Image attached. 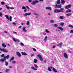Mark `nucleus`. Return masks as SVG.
Returning <instances> with one entry per match:
<instances>
[{
    "mask_svg": "<svg viewBox=\"0 0 73 73\" xmlns=\"http://www.w3.org/2000/svg\"><path fill=\"white\" fill-rule=\"evenodd\" d=\"M9 71V69H8L5 70V72H8Z\"/></svg>",
    "mask_w": 73,
    "mask_h": 73,
    "instance_id": "46",
    "label": "nucleus"
},
{
    "mask_svg": "<svg viewBox=\"0 0 73 73\" xmlns=\"http://www.w3.org/2000/svg\"><path fill=\"white\" fill-rule=\"evenodd\" d=\"M39 1L40 2H42V1L43 2V1H44V0H39Z\"/></svg>",
    "mask_w": 73,
    "mask_h": 73,
    "instance_id": "53",
    "label": "nucleus"
},
{
    "mask_svg": "<svg viewBox=\"0 0 73 73\" xmlns=\"http://www.w3.org/2000/svg\"><path fill=\"white\" fill-rule=\"evenodd\" d=\"M59 19H64V17H63V16H60L59 17Z\"/></svg>",
    "mask_w": 73,
    "mask_h": 73,
    "instance_id": "35",
    "label": "nucleus"
},
{
    "mask_svg": "<svg viewBox=\"0 0 73 73\" xmlns=\"http://www.w3.org/2000/svg\"><path fill=\"white\" fill-rule=\"evenodd\" d=\"M54 27H58V25H57V24H55L54 25Z\"/></svg>",
    "mask_w": 73,
    "mask_h": 73,
    "instance_id": "40",
    "label": "nucleus"
},
{
    "mask_svg": "<svg viewBox=\"0 0 73 73\" xmlns=\"http://www.w3.org/2000/svg\"><path fill=\"white\" fill-rule=\"evenodd\" d=\"M16 54L17 56H18L19 57L21 56V55L20 54V52H17L16 53Z\"/></svg>",
    "mask_w": 73,
    "mask_h": 73,
    "instance_id": "11",
    "label": "nucleus"
},
{
    "mask_svg": "<svg viewBox=\"0 0 73 73\" xmlns=\"http://www.w3.org/2000/svg\"><path fill=\"white\" fill-rule=\"evenodd\" d=\"M14 58H15L13 56L11 58L10 60H11V61H13V60H14Z\"/></svg>",
    "mask_w": 73,
    "mask_h": 73,
    "instance_id": "30",
    "label": "nucleus"
},
{
    "mask_svg": "<svg viewBox=\"0 0 73 73\" xmlns=\"http://www.w3.org/2000/svg\"><path fill=\"white\" fill-rule=\"evenodd\" d=\"M21 54L23 55H24L25 56H27V54L25 52H21Z\"/></svg>",
    "mask_w": 73,
    "mask_h": 73,
    "instance_id": "19",
    "label": "nucleus"
},
{
    "mask_svg": "<svg viewBox=\"0 0 73 73\" xmlns=\"http://www.w3.org/2000/svg\"><path fill=\"white\" fill-rule=\"evenodd\" d=\"M58 29H60V31H61L64 30V29H63V28H62V27H58Z\"/></svg>",
    "mask_w": 73,
    "mask_h": 73,
    "instance_id": "15",
    "label": "nucleus"
},
{
    "mask_svg": "<svg viewBox=\"0 0 73 73\" xmlns=\"http://www.w3.org/2000/svg\"><path fill=\"white\" fill-rule=\"evenodd\" d=\"M10 9H11L12 10L14 9V8L12 7H10Z\"/></svg>",
    "mask_w": 73,
    "mask_h": 73,
    "instance_id": "49",
    "label": "nucleus"
},
{
    "mask_svg": "<svg viewBox=\"0 0 73 73\" xmlns=\"http://www.w3.org/2000/svg\"><path fill=\"white\" fill-rule=\"evenodd\" d=\"M31 15V13H26L24 14L25 17H27V16H30Z\"/></svg>",
    "mask_w": 73,
    "mask_h": 73,
    "instance_id": "6",
    "label": "nucleus"
},
{
    "mask_svg": "<svg viewBox=\"0 0 73 73\" xmlns=\"http://www.w3.org/2000/svg\"><path fill=\"white\" fill-rule=\"evenodd\" d=\"M58 12H60V10H59V9L57 10V13H58Z\"/></svg>",
    "mask_w": 73,
    "mask_h": 73,
    "instance_id": "51",
    "label": "nucleus"
},
{
    "mask_svg": "<svg viewBox=\"0 0 73 73\" xmlns=\"http://www.w3.org/2000/svg\"><path fill=\"white\" fill-rule=\"evenodd\" d=\"M34 62L35 63H36V62H37V59H35L34 60Z\"/></svg>",
    "mask_w": 73,
    "mask_h": 73,
    "instance_id": "29",
    "label": "nucleus"
},
{
    "mask_svg": "<svg viewBox=\"0 0 73 73\" xmlns=\"http://www.w3.org/2000/svg\"><path fill=\"white\" fill-rule=\"evenodd\" d=\"M6 7L7 9H10V7L8 6V5H6Z\"/></svg>",
    "mask_w": 73,
    "mask_h": 73,
    "instance_id": "32",
    "label": "nucleus"
},
{
    "mask_svg": "<svg viewBox=\"0 0 73 73\" xmlns=\"http://www.w3.org/2000/svg\"><path fill=\"white\" fill-rule=\"evenodd\" d=\"M71 4H69L67 5L65 7V9H69V8H71Z\"/></svg>",
    "mask_w": 73,
    "mask_h": 73,
    "instance_id": "4",
    "label": "nucleus"
},
{
    "mask_svg": "<svg viewBox=\"0 0 73 73\" xmlns=\"http://www.w3.org/2000/svg\"><path fill=\"white\" fill-rule=\"evenodd\" d=\"M0 50L1 52H5V53H7L8 52V51L5 48H0Z\"/></svg>",
    "mask_w": 73,
    "mask_h": 73,
    "instance_id": "2",
    "label": "nucleus"
},
{
    "mask_svg": "<svg viewBox=\"0 0 73 73\" xmlns=\"http://www.w3.org/2000/svg\"><path fill=\"white\" fill-rule=\"evenodd\" d=\"M32 0H28V1L29 3H31V2H32Z\"/></svg>",
    "mask_w": 73,
    "mask_h": 73,
    "instance_id": "52",
    "label": "nucleus"
},
{
    "mask_svg": "<svg viewBox=\"0 0 73 73\" xmlns=\"http://www.w3.org/2000/svg\"><path fill=\"white\" fill-rule=\"evenodd\" d=\"M72 12V10H70V9H68L67 10H66V13H68V12Z\"/></svg>",
    "mask_w": 73,
    "mask_h": 73,
    "instance_id": "18",
    "label": "nucleus"
},
{
    "mask_svg": "<svg viewBox=\"0 0 73 73\" xmlns=\"http://www.w3.org/2000/svg\"><path fill=\"white\" fill-rule=\"evenodd\" d=\"M5 17L8 20H10V21H12V17L10 16L9 18L8 15H5Z\"/></svg>",
    "mask_w": 73,
    "mask_h": 73,
    "instance_id": "1",
    "label": "nucleus"
},
{
    "mask_svg": "<svg viewBox=\"0 0 73 73\" xmlns=\"http://www.w3.org/2000/svg\"><path fill=\"white\" fill-rule=\"evenodd\" d=\"M9 68H13V67H12V66H9Z\"/></svg>",
    "mask_w": 73,
    "mask_h": 73,
    "instance_id": "56",
    "label": "nucleus"
},
{
    "mask_svg": "<svg viewBox=\"0 0 73 73\" xmlns=\"http://www.w3.org/2000/svg\"><path fill=\"white\" fill-rule=\"evenodd\" d=\"M22 9H26V7L24 6H23L22 7Z\"/></svg>",
    "mask_w": 73,
    "mask_h": 73,
    "instance_id": "36",
    "label": "nucleus"
},
{
    "mask_svg": "<svg viewBox=\"0 0 73 73\" xmlns=\"http://www.w3.org/2000/svg\"><path fill=\"white\" fill-rule=\"evenodd\" d=\"M61 3L62 4L64 5L65 4V2L64 0H61Z\"/></svg>",
    "mask_w": 73,
    "mask_h": 73,
    "instance_id": "20",
    "label": "nucleus"
},
{
    "mask_svg": "<svg viewBox=\"0 0 73 73\" xmlns=\"http://www.w3.org/2000/svg\"><path fill=\"white\" fill-rule=\"evenodd\" d=\"M55 8H61V5H57V4H56L55 5Z\"/></svg>",
    "mask_w": 73,
    "mask_h": 73,
    "instance_id": "8",
    "label": "nucleus"
},
{
    "mask_svg": "<svg viewBox=\"0 0 73 73\" xmlns=\"http://www.w3.org/2000/svg\"><path fill=\"white\" fill-rule=\"evenodd\" d=\"M70 33H73V30H71L70 31Z\"/></svg>",
    "mask_w": 73,
    "mask_h": 73,
    "instance_id": "42",
    "label": "nucleus"
},
{
    "mask_svg": "<svg viewBox=\"0 0 73 73\" xmlns=\"http://www.w3.org/2000/svg\"><path fill=\"white\" fill-rule=\"evenodd\" d=\"M52 70L54 72H55V73H57V71L54 68H52Z\"/></svg>",
    "mask_w": 73,
    "mask_h": 73,
    "instance_id": "17",
    "label": "nucleus"
},
{
    "mask_svg": "<svg viewBox=\"0 0 73 73\" xmlns=\"http://www.w3.org/2000/svg\"><path fill=\"white\" fill-rule=\"evenodd\" d=\"M45 9H47V10H50V11L52 10L51 7H46Z\"/></svg>",
    "mask_w": 73,
    "mask_h": 73,
    "instance_id": "14",
    "label": "nucleus"
},
{
    "mask_svg": "<svg viewBox=\"0 0 73 73\" xmlns=\"http://www.w3.org/2000/svg\"><path fill=\"white\" fill-rule=\"evenodd\" d=\"M24 12H27V9H25L24 11H23Z\"/></svg>",
    "mask_w": 73,
    "mask_h": 73,
    "instance_id": "55",
    "label": "nucleus"
},
{
    "mask_svg": "<svg viewBox=\"0 0 73 73\" xmlns=\"http://www.w3.org/2000/svg\"><path fill=\"white\" fill-rule=\"evenodd\" d=\"M45 32L47 33H49V32H50V31H49V30L48 29H46Z\"/></svg>",
    "mask_w": 73,
    "mask_h": 73,
    "instance_id": "23",
    "label": "nucleus"
},
{
    "mask_svg": "<svg viewBox=\"0 0 73 73\" xmlns=\"http://www.w3.org/2000/svg\"><path fill=\"white\" fill-rule=\"evenodd\" d=\"M31 69H33V70H37V69L34 68V67L32 66L31 67Z\"/></svg>",
    "mask_w": 73,
    "mask_h": 73,
    "instance_id": "21",
    "label": "nucleus"
},
{
    "mask_svg": "<svg viewBox=\"0 0 73 73\" xmlns=\"http://www.w3.org/2000/svg\"><path fill=\"white\" fill-rule=\"evenodd\" d=\"M68 27L70 28H73V26L72 25H69L68 26Z\"/></svg>",
    "mask_w": 73,
    "mask_h": 73,
    "instance_id": "34",
    "label": "nucleus"
},
{
    "mask_svg": "<svg viewBox=\"0 0 73 73\" xmlns=\"http://www.w3.org/2000/svg\"><path fill=\"white\" fill-rule=\"evenodd\" d=\"M4 54H2V55H1V57H4Z\"/></svg>",
    "mask_w": 73,
    "mask_h": 73,
    "instance_id": "57",
    "label": "nucleus"
},
{
    "mask_svg": "<svg viewBox=\"0 0 73 73\" xmlns=\"http://www.w3.org/2000/svg\"><path fill=\"white\" fill-rule=\"evenodd\" d=\"M37 57H39V58L40 61H42L43 60L42 58V57L41 55H40V54H38L37 55Z\"/></svg>",
    "mask_w": 73,
    "mask_h": 73,
    "instance_id": "9",
    "label": "nucleus"
},
{
    "mask_svg": "<svg viewBox=\"0 0 73 73\" xmlns=\"http://www.w3.org/2000/svg\"><path fill=\"white\" fill-rule=\"evenodd\" d=\"M8 63L6 62L5 63V65L6 66H8Z\"/></svg>",
    "mask_w": 73,
    "mask_h": 73,
    "instance_id": "44",
    "label": "nucleus"
},
{
    "mask_svg": "<svg viewBox=\"0 0 73 73\" xmlns=\"http://www.w3.org/2000/svg\"><path fill=\"white\" fill-rule=\"evenodd\" d=\"M1 4L2 5H4V4H5V3L3 2L2 1L1 2Z\"/></svg>",
    "mask_w": 73,
    "mask_h": 73,
    "instance_id": "47",
    "label": "nucleus"
},
{
    "mask_svg": "<svg viewBox=\"0 0 73 73\" xmlns=\"http://www.w3.org/2000/svg\"><path fill=\"white\" fill-rule=\"evenodd\" d=\"M34 65L35 67V68H38V66H37V65H36L35 64H34Z\"/></svg>",
    "mask_w": 73,
    "mask_h": 73,
    "instance_id": "43",
    "label": "nucleus"
},
{
    "mask_svg": "<svg viewBox=\"0 0 73 73\" xmlns=\"http://www.w3.org/2000/svg\"><path fill=\"white\" fill-rule=\"evenodd\" d=\"M26 7L27 8V9H29V7H28V6H26Z\"/></svg>",
    "mask_w": 73,
    "mask_h": 73,
    "instance_id": "59",
    "label": "nucleus"
},
{
    "mask_svg": "<svg viewBox=\"0 0 73 73\" xmlns=\"http://www.w3.org/2000/svg\"><path fill=\"white\" fill-rule=\"evenodd\" d=\"M53 68V67L52 66L48 67V70L49 71V72H52V69Z\"/></svg>",
    "mask_w": 73,
    "mask_h": 73,
    "instance_id": "12",
    "label": "nucleus"
},
{
    "mask_svg": "<svg viewBox=\"0 0 73 73\" xmlns=\"http://www.w3.org/2000/svg\"><path fill=\"white\" fill-rule=\"evenodd\" d=\"M62 42H61L60 43H59L58 45V46L61 48L62 46Z\"/></svg>",
    "mask_w": 73,
    "mask_h": 73,
    "instance_id": "16",
    "label": "nucleus"
},
{
    "mask_svg": "<svg viewBox=\"0 0 73 73\" xmlns=\"http://www.w3.org/2000/svg\"><path fill=\"white\" fill-rule=\"evenodd\" d=\"M2 46L3 48H6L7 47V46L6 45L4 44H2Z\"/></svg>",
    "mask_w": 73,
    "mask_h": 73,
    "instance_id": "26",
    "label": "nucleus"
},
{
    "mask_svg": "<svg viewBox=\"0 0 73 73\" xmlns=\"http://www.w3.org/2000/svg\"><path fill=\"white\" fill-rule=\"evenodd\" d=\"M56 47V46L54 45L52 47V48H54Z\"/></svg>",
    "mask_w": 73,
    "mask_h": 73,
    "instance_id": "64",
    "label": "nucleus"
},
{
    "mask_svg": "<svg viewBox=\"0 0 73 73\" xmlns=\"http://www.w3.org/2000/svg\"><path fill=\"white\" fill-rule=\"evenodd\" d=\"M60 25L61 26H63V25H64V23H60Z\"/></svg>",
    "mask_w": 73,
    "mask_h": 73,
    "instance_id": "41",
    "label": "nucleus"
},
{
    "mask_svg": "<svg viewBox=\"0 0 73 73\" xmlns=\"http://www.w3.org/2000/svg\"><path fill=\"white\" fill-rule=\"evenodd\" d=\"M63 56L65 58H66V59L68 58V56L67 54L65 53H64L63 54Z\"/></svg>",
    "mask_w": 73,
    "mask_h": 73,
    "instance_id": "5",
    "label": "nucleus"
},
{
    "mask_svg": "<svg viewBox=\"0 0 73 73\" xmlns=\"http://www.w3.org/2000/svg\"><path fill=\"white\" fill-rule=\"evenodd\" d=\"M46 35V34L44 32L43 33V35Z\"/></svg>",
    "mask_w": 73,
    "mask_h": 73,
    "instance_id": "58",
    "label": "nucleus"
},
{
    "mask_svg": "<svg viewBox=\"0 0 73 73\" xmlns=\"http://www.w3.org/2000/svg\"><path fill=\"white\" fill-rule=\"evenodd\" d=\"M66 16L68 17V16H71V14L70 13H69L66 14Z\"/></svg>",
    "mask_w": 73,
    "mask_h": 73,
    "instance_id": "27",
    "label": "nucleus"
},
{
    "mask_svg": "<svg viewBox=\"0 0 73 73\" xmlns=\"http://www.w3.org/2000/svg\"><path fill=\"white\" fill-rule=\"evenodd\" d=\"M11 62L12 64H16V62L15 61H12Z\"/></svg>",
    "mask_w": 73,
    "mask_h": 73,
    "instance_id": "31",
    "label": "nucleus"
},
{
    "mask_svg": "<svg viewBox=\"0 0 73 73\" xmlns=\"http://www.w3.org/2000/svg\"><path fill=\"white\" fill-rule=\"evenodd\" d=\"M13 33L14 34H17V32H15V31H14L13 32Z\"/></svg>",
    "mask_w": 73,
    "mask_h": 73,
    "instance_id": "54",
    "label": "nucleus"
},
{
    "mask_svg": "<svg viewBox=\"0 0 73 73\" xmlns=\"http://www.w3.org/2000/svg\"><path fill=\"white\" fill-rule=\"evenodd\" d=\"M13 40L14 41V42H19V40L18 39H16V38H13Z\"/></svg>",
    "mask_w": 73,
    "mask_h": 73,
    "instance_id": "13",
    "label": "nucleus"
},
{
    "mask_svg": "<svg viewBox=\"0 0 73 73\" xmlns=\"http://www.w3.org/2000/svg\"><path fill=\"white\" fill-rule=\"evenodd\" d=\"M26 24H27V25H28L29 24V21H28L27 23Z\"/></svg>",
    "mask_w": 73,
    "mask_h": 73,
    "instance_id": "48",
    "label": "nucleus"
},
{
    "mask_svg": "<svg viewBox=\"0 0 73 73\" xmlns=\"http://www.w3.org/2000/svg\"><path fill=\"white\" fill-rule=\"evenodd\" d=\"M31 56H35V55L33 54H31Z\"/></svg>",
    "mask_w": 73,
    "mask_h": 73,
    "instance_id": "62",
    "label": "nucleus"
},
{
    "mask_svg": "<svg viewBox=\"0 0 73 73\" xmlns=\"http://www.w3.org/2000/svg\"><path fill=\"white\" fill-rule=\"evenodd\" d=\"M3 58L4 59H1L0 60V61H1V62H4V61H5V59H6V56H4Z\"/></svg>",
    "mask_w": 73,
    "mask_h": 73,
    "instance_id": "7",
    "label": "nucleus"
},
{
    "mask_svg": "<svg viewBox=\"0 0 73 73\" xmlns=\"http://www.w3.org/2000/svg\"><path fill=\"white\" fill-rule=\"evenodd\" d=\"M47 38H48V36H46L44 39V41L45 42V41H46L47 40Z\"/></svg>",
    "mask_w": 73,
    "mask_h": 73,
    "instance_id": "22",
    "label": "nucleus"
},
{
    "mask_svg": "<svg viewBox=\"0 0 73 73\" xmlns=\"http://www.w3.org/2000/svg\"><path fill=\"white\" fill-rule=\"evenodd\" d=\"M54 12V13H57V9H56Z\"/></svg>",
    "mask_w": 73,
    "mask_h": 73,
    "instance_id": "39",
    "label": "nucleus"
},
{
    "mask_svg": "<svg viewBox=\"0 0 73 73\" xmlns=\"http://www.w3.org/2000/svg\"><path fill=\"white\" fill-rule=\"evenodd\" d=\"M60 0H58L57 1V4H60Z\"/></svg>",
    "mask_w": 73,
    "mask_h": 73,
    "instance_id": "25",
    "label": "nucleus"
},
{
    "mask_svg": "<svg viewBox=\"0 0 73 73\" xmlns=\"http://www.w3.org/2000/svg\"><path fill=\"white\" fill-rule=\"evenodd\" d=\"M6 58H7V59H8L9 58V55H8L6 56Z\"/></svg>",
    "mask_w": 73,
    "mask_h": 73,
    "instance_id": "37",
    "label": "nucleus"
},
{
    "mask_svg": "<svg viewBox=\"0 0 73 73\" xmlns=\"http://www.w3.org/2000/svg\"><path fill=\"white\" fill-rule=\"evenodd\" d=\"M13 25H16V23H15V22H13Z\"/></svg>",
    "mask_w": 73,
    "mask_h": 73,
    "instance_id": "60",
    "label": "nucleus"
},
{
    "mask_svg": "<svg viewBox=\"0 0 73 73\" xmlns=\"http://www.w3.org/2000/svg\"><path fill=\"white\" fill-rule=\"evenodd\" d=\"M60 12H64V8H62L60 9Z\"/></svg>",
    "mask_w": 73,
    "mask_h": 73,
    "instance_id": "24",
    "label": "nucleus"
},
{
    "mask_svg": "<svg viewBox=\"0 0 73 73\" xmlns=\"http://www.w3.org/2000/svg\"><path fill=\"white\" fill-rule=\"evenodd\" d=\"M26 27H24L23 29V32H25V33L27 32V30L25 29Z\"/></svg>",
    "mask_w": 73,
    "mask_h": 73,
    "instance_id": "10",
    "label": "nucleus"
},
{
    "mask_svg": "<svg viewBox=\"0 0 73 73\" xmlns=\"http://www.w3.org/2000/svg\"><path fill=\"white\" fill-rule=\"evenodd\" d=\"M50 22L51 23H54V21L53 20H51L50 21Z\"/></svg>",
    "mask_w": 73,
    "mask_h": 73,
    "instance_id": "28",
    "label": "nucleus"
},
{
    "mask_svg": "<svg viewBox=\"0 0 73 73\" xmlns=\"http://www.w3.org/2000/svg\"><path fill=\"white\" fill-rule=\"evenodd\" d=\"M20 45L21 46H24V44L22 42L20 43Z\"/></svg>",
    "mask_w": 73,
    "mask_h": 73,
    "instance_id": "33",
    "label": "nucleus"
},
{
    "mask_svg": "<svg viewBox=\"0 0 73 73\" xmlns=\"http://www.w3.org/2000/svg\"><path fill=\"white\" fill-rule=\"evenodd\" d=\"M39 1L38 0H35L33 1L32 2L31 4L32 5H35L36 4V3H39Z\"/></svg>",
    "mask_w": 73,
    "mask_h": 73,
    "instance_id": "3",
    "label": "nucleus"
},
{
    "mask_svg": "<svg viewBox=\"0 0 73 73\" xmlns=\"http://www.w3.org/2000/svg\"><path fill=\"white\" fill-rule=\"evenodd\" d=\"M0 16L1 17L3 16V13L1 12H0Z\"/></svg>",
    "mask_w": 73,
    "mask_h": 73,
    "instance_id": "38",
    "label": "nucleus"
},
{
    "mask_svg": "<svg viewBox=\"0 0 73 73\" xmlns=\"http://www.w3.org/2000/svg\"><path fill=\"white\" fill-rule=\"evenodd\" d=\"M21 27H22V26H20L18 27V28H21Z\"/></svg>",
    "mask_w": 73,
    "mask_h": 73,
    "instance_id": "63",
    "label": "nucleus"
},
{
    "mask_svg": "<svg viewBox=\"0 0 73 73\" xmlns=\"http://www.w3.org/2000/svg\"><path fill=\"white\" fill-rule=\"evenodd\" d=\"M34 15H35V16H38V14H37V13H34Z\"/></svg>",
    "mask_w": 73,
    "mask_h": 73,
    "instance_id": "50",
    "label": "nucleus"
},
{
    "mask_svg": "<svg viewBox=\"0 0 73 73\" xmlns=\"http://www.w3.org/2000/svg\"><path fill=\"white\" fill-rule=\"evenodd\" d=\"M21 25H23L24 24V23H21Z\"/></svg>",
    "mask_w": 73,
    "mask_h": 73,
    "instance_id": "61",
    "label": "nucleus"
},
{
    "mask_svg": "<svg viewBox=\"0 0 73 73\" xmlns=\"http://www.w3.org/2000/svg\"><path fill=\"white\" fill-rule=\"evenodd\" d=\"M33 50L35 52H36V49L35 48H33Z\"/></svg>",
    "mask_w": 73,
    "mask_h": 73,
    "instance_id": "45",
    "label": "nucleus"
}]
</instances>
